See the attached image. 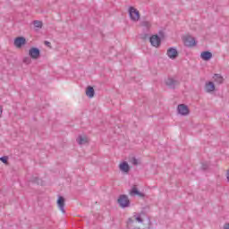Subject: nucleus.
I'll return each mask as SVG.
<instances>
[{
  "label": "nucleus",
  "instance_id": "obj_1",
  "mask_svg": "<svg viewBox=\"0 0 229 229\" xmlns=\"http://www.w3.org/2000/svg\"><path fill=\"white\" fill-rule=\"evenodd\" d=\"M129 17L133 22H138L140 21V13L135 7L131 6L129 7Z\"/></svg>",
  "mask_w": 229,
  "mask_h": 229
},
{
  "label": "nucleus",
  "instance_id": "obj_2",
  "mask_svg": "<svg viewBox=\"0 0 229 229\" xmlns=\"http://www.w3.org/2000/svg\"><path fill=\"white\" fill-rule=\"evenodd\" d=\"M118 205L121 207V208H128L130 207V199L128 198V195L122 194L119 196L117 199Z\"/></svg>",
  "mask_w": 229,
  "mask_h": 229
},
{
  "label": "nucleus",
  "instance_id": "obj_3",
  "mask_svg": "<svg viewBox=\"0 0 229 229\" xmlns=\"http://www.w3.org/2000/svg\"><path fill=\"white\" fill-rule=\"evenodd\" d=\"M149 42L153 47H160L162 45V38L157 34L152 35L149 38Z\"/></svg>",
  "mask_w": 229,
  "mask_h": 229
},
{
  "label": "nucleus",
  "instance_id": "obj_4",
  "mask_svg": "<svg viewBox=\"0 0 229 229\" xmlns=\"http://www.w3.org/2000/svg\"><path fill=\"white\" fill-rule=\"evenodd\" d=\"M29 56L32 58V60H38V58H40V49L35 47H30Z\"/></svg>",
  "mask_w": 229,
  "mask_h": 229
},
{
  "label": "nucleus",
  "instance_id": "obj_5",
  "mask_svg": "<svg viewBox=\"0 0 229 229\" xmlns=\"http://www.w3.org/2000/svg\"><path fill=\"white\" fill-rule=\"evenodd\" d=\"M177 112L180 115H189L191 114V110H189V106L185 104H180L177 106Z\"/></svg>",
  "mask_w": 229,
  "mask_h": 229
},
{
  "label": "nucleus",
  "instance_id": "obj_6",
  "mask_svg": "<svg viewBox=\"0 0 229 229\" xmlns=\"http://www.w3.org/2000/svg\"><path fill=\"white\" fill-rule=\"evenodd\" d=\"M184 46L186 47H194L198 42H196V38H193L192 36H186L183 38Z\"/></svg>",
  "mask_w": 229,
  "mask_h": 229
},
{
  "label": "nucleus",
  "instance_id": "obj_7",
  "mask_svg": "<svg viewBox=\"0 0 229 229\" xmlns=\"http://www.w3.org/2000/svg\"><path fill=\"white\" fill-rule=\"evenodd\" d=\"M166 87H168V89H172L173 90H174V89H176V85H180V82L177 80H174L173 78H168L165 81Z\"/></svg>",
  "mask_w": 229,
  "mask_h": 229
},
{
  "label": "nucleus",
  "instance_id": "obj_8",
  "mask_svg": "<svg viewBox=\"0 0 229 229\" xmlns=\"http://www.w3.org/2000/svg\"><path fill=\"white\" fill-rule=\"evenodd\" d=\"M166 55L168 58H171V60H176L178 58V50L174 47H170L167 49Z\"/></svg>",
  "mask_w": 229,
  "mask_h": 229
},
{
  "label": "nucleus",
  "instance_id": "obj_9",
  "mask_svg": "<svg viewBox=\"0 0 229 229\" xmlns=\"http://www.w3.org/2000/svg\"><path fill=\"white\" fill-rule=\"evenodd\" d=\"M57 207L63 214H65V198H64V196L58 197Z\"/></svg>",
  "mask_w": 229,
  "mask_h": 229
},
{
  "label": "nucleus",
  "instance_id": "obj_10",
  "mask_svg": "<svg viewBox=\"0 0 229 229\" xmlns=\"http://www.w3.org/2000/svg\"><path fill=\"white\" fill-rule=\"evenodd\" d=\"M130 196H139V198H146V194L140 192L137 188V185H133L130 191Z\"/></svg>",
  "mask_w": 229,
  "mask_h": 229
},
{
  "label": "nucleus",
  "instance_id": "obj_11",
  "mask_svg": "<svg viewBox=\"0 0 229 229\" xmlns=\"http://www.w3.org/2000/svg\"><path fill=\"white\" fill-rule=\"evenodd\" d=\"M15 47L21 48L22 46H26V38L24 37H17L14 39Z\"/></svg>",
  "mask_w": 229,
  "mask_h": 229
},
{
  "label": "nucleus",
  "instance_id": "obj_12",
  "mask_svg": "<svg viewBox=\"0 0 229 229\" xmlns=\"http://www.w3.org/2000/svg\"><path fill=\"white\" fill-rule=\"evenodd\" d=\"M119 169L122 171V173H125V174H128L130 173V165L128 162L123 161L119 165Z\"/></svg>",
  "mask_w": 229,
  "mask_h": 229
},
{
  "label": "nucleus",
  "instance_id": "obj_13",
  "mask_svg": "<svg viewBox=\"0 0 229 229\" xmlns=\"http://www.w3.org/2000/svg\"><path fill=\"white\" fill-rule=\"evenodd\" d=\"M200 58H202L204 62H208L212 58V52L210 51L201 52Z\"/></svg>",
  "mask_w": 229,
  "mask_h": 229
},
{
  "label": "nucleus",
  "instance_id": "obj_14",
  "mask_svg": "<svg viewBox=\"0 0 229 229\" xmlns=\"http://www.w3.org/2000/svg\"><path fill=\"white\" fill-rule=\"evenodd\" d=\"M96 94V91L94 90V87L88 86L86 89V96L89 98V99H92Z\"/></svg>",
  "mask_w": 229,
  "mask_h": 229
},
{
  "label": "nucleus",
  "instance_id": "obj_15",
  "mask_svg": "<svg viewBox=\"0 0 229 229\" xmlns=\"http://www.w3.org/2000/svg\"><path fill=\"white\" fill-rule=\"evenodd\" d=\"M214 81L217 83L218 85H222L225 81V78L219 73H215L213 76Z\"/></svg>",
  "mask_w": 229,
  "mask_h": 229
},
{
  "label": "nucleus",
  "instance_id": "obj_16",
  "mask_svg": "<svg viewBox=\"0 0 229 229\" xmlns=\"http://www.w3.org/2000/svg\"><path fill=\"white\" fill-rule=\"evenodd\" d=\"M206 92H214V90H216V84H214V82L209 81L208 83H206Z\"/></svg>",
  "mask_w": 229,
  "mask_h": 229
},
{
  "label": "nucleus",
  "instance_id": "obj_17",
  "mask_svg": "<svg viewBox=\"0 0 229 229\" xmlns=\"http://www.w3.org/2000/svg\"><path fill=\"white\" fill-rule=\"evenodd\" d=\"M76 141L78 142V144H80V146H83V144H87V142H89V140H87V137H82V136H79Z\"/></svg>",
  "mask_w": 229,
  "mask_h": 229
},
{
  "label": "nucleus",
  "instance_id": "obj_18",
  "mask_svg": "<svg viewBox=\"0 0 229 229\" xmlns=\"http://www.w3.org/2000/svg\"><path fill=\"white\" fill-rule=\"evenodd\" d=\"M30 182H31V183H36V185H42V179L37 176H32Z\"/></svg>",
  "mask_w": 229,
  "mask_h": 229
},
{
  "label": "nucleus",
  "instance_id": "obj_19",
  "mask_svg": "<svg viewBox=\"0 0 229 229\" xmlns=\"http://www.w3.org/2000/svg\"><path fill=\"white\" fill-rule=\"evenodd\" d=\"M32 24L34 28H37L38 30H41V28L44 26L41 21L35 20L32 21Z\"/></svg>",
  "mask_w": 229,
  "mask_h": 229
},
{
  "label": "nucleus",
  "instance_id": "obj_20",
  "mask_svg": "<svg viewBox=\"0 0 229 229\" xmlns=\"http://www.w3.org/2000/svg\"><path fill=\"white\" fill-rule=\"evenodd\" d=\"M129 162H131V164H132V165H139V164H140L139 162V159H137L135 157H131Z\"/></svg>",
  "mask_w": 229,
  "mask_h": 229
},
{
  "label": "nucleus",
  "instance_id": "obj_21",
  "mask_svg": "<svg viewBox=\"0 0 229 229\" xmlns=\"http://www.w3.org/2000/svg\"><path fill=\"white\" fill-rule=\"evenodd\" d=\"M0 161H2L3 164L7 165L8 164V156H3L0 157Z\"/></svg>",
  "mask_w": 229,
  "mask_h": 229
},
{
  "label": "nucleus",
  "instance_id": "obj_22",
  "mask_svg": "<svg viewBox=\"0 0 229 229\" xmlns=\"http://www.w3.org/2000/svg\"><path fill=\"white\" fill-rule=\"evenodd\" d=\"M141 26H143L144 28H151V23L149 21H142L141 22Z\"/></svg>",
  "mask_w": 229,
  "mask_h": 229
},
{
  "label": "nucleus",
  "instance_id": "obj_23",
  "mask_svg": "<svg viewBox=\"0 0 229 229\" xmlns=\"http://www.w3.org/2000/svg\"><path fill=\"white\" fill-rule=\"evenodd\" d=\"M23 64H26L27 65H30V64H31V57H24L23 58Z\"/></svg>",
  "mask_w": 229,
  "mask_h": 229
},
{
  "label": "nucleus",
  "instance_id": "obj_24",
  "mask_svg": "<svg viewBox=\"0 0 229 229\" xmlns=\"http://www.w3.org/2000/svg\"><path fill=\"white\" fill-rule=\"evenodd\" d=\"M201 169L202 171H207L208 169V163H202Z\"/></svg>",
  "mask_w": 229,
  "mask_h": 229
},
{
  "label": "nucleus",
  "instance_id": "obj_25",
  "mask_svg": "<svg viewBox=\"0 0 229 229\" xmlns=\"http://www.w3.org/2000/svg\"><path fill=\"white\" fill-rule=\"evenodd\" d=\"M133 224V219L129 218L127 221V229H130V225Z\"/></svg>",
  "mask_w": 229,
  "mask_h": 229
},
{
  "label": "nucleus",
  "instance_id": "obj_26",
  "mask_svg": "<svg viewBox=\"0 0 229 229\" xmlns=\"http://www.w3.org/2000/svg\"><path fill=\"white\" fill-rule=\"evenodd\" d=\"M44 44H45V46H47V47H49V49H52V46H51V42H49V41H44Z\"/></svg>",
  "mask_w": 229,
  "mask_h": 229
},
{
  "label": "nucleus",
  "instance_id": "obj_27",
  "mask_svg": "<svg viewBox=\"0 0 229 229\" xmlns=\"http://www.w3.org/2000/svg\"><path fill=\"white\" fill-rule=\"evenodd\" d=\"M136 221H138V223H143L144 222V220L142 219V217H140V216H138L136 217Z\"/></svg>",
  "mask_w": 229,
  "mask_h": 229
},
{
  "label": "nucleus",
  "instance_id": "obj_28",
  "mask_svg": "<svg viewBox=\"0 0 229 229\" xmlns=\"http://www.w3.org/2000/svg\"><path fill=\"white\" fill-rule=\"evenodd\" d=\"M224 229H229V223L224 225Z\"/></svg>",
  "mask_w": 229,
  "mask_h": 229
},
{
  "label": "nucleus",
  "instance_id": "obj_29",
  "mask_svg": "<svg viewBox=\"0 0 229 229\" xmlns=\"http://www.w3.org/2000/svg\"><path fill=\"white\" fill-rule=\"evenodd\" d=\"M3 115V106H0V117Z\"/></svg>",
  "mask_w": 229,
  "mask_h": 229
},
{
  "label": "nucleus",
  "instance_id": "obj_30",
  "mask_svg": "<svg viewBox=\"0 0 229 229\" xmlns=\"http://www.w3.org/2000/svg\"><path fill=\"white\" fill-rule=\"evenodd\" d=\"M148 37H149V35H148V34H144L143 38H148Z\"/></svg>",
  "mask_w": 229,
  "mask_h": 229
},
{
  "label": "nucleus",
  "instance_id": "obj_31",
  "mask_svg": "<svg viewBox=\"0 0 229 229\" xmlns=\"http://www.w3.org/2000/svg\"><path fill=\"white\" fill-rule=\"evenodd\" d=\"M227 181L229 182V170H227Z\"/></svg>",
  "mask_w": 229,
  "mask_h": 229
},
{
  "label": "nucleus",
  "instance_id": "obj_32",
  "mask_svg": "<svg viewBox=\"0 0 229 229\" xmlns=\"http://www.w3.org/2000/svg\"><path fill=\"white\" fill-rule=\"evenodd\" d=\"M140 214H144L143 211H141Z\"/></svg>",
  "mask_w": 229,
  "mask_h": 229
}]
</instances>
